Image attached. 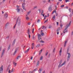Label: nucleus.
I'll use <instances>...</instances> for the list:
<instances>
[{"label":"nucleus","instance_id":"nucleus-24","mask_svg":"<svg viewBox=\"0 0 73 73\" xmlns=\"http://www.w3.org/2000/svg\"><path fill=\"white\" fill-rule=\"evenodd\" d=\"M42 59H43V56H42L40 58V60H42Z\"/></svg>","mask_w":73,"mask_h":73},{"label":"nucleus","instance_id":"nucleus-39","mask_svg":"<svg viewBox=\"0 0 73 73\" xmlns=\"http://www.w3.org/2000/svg\"><path fill=\"white\" fill-rule=\"evenodd\" d=\"M26 19L27 20H29V17H27L26 18Z\"/></svg>","mask_w":73,"mask_h":73},{"label":"nucleus","instance_id":"nucleus-23","mask_svg":"<svg viewBox=\"0 0 73 73\" xmlns=\"http://www.w3.org/2000/svg\"><path fill=\"white\" fill-rule=\"evenodd\" d=\"M40 64V61H38L36 65V66H37L38 65V64Z\"/></svg>","mask_w":73,"mask_h":73},{"label":"nucleus","instance_id":"nucleus-31","mask_svg":"<svg viewBox=\"0 0 73 73\" xmlns=\"http://www.w3.org/2000/svg\"><path fill=\"white\" fill-rule=\"evenodd\" d=\"M9 24V23H7V24L6 25V27H7V26H8Z\"/></svg>","mask_w":73,"mask_h":73},{"label":"nucleus","instance_id":"nucleus-46","mask_svg":"<svg viewBox=\"0 0 73 73\" xmlns=\"http://www.w3.org/2000/svg\"><path fill=\"white\" fill-rule=\"evenodd\" d=\"M21 23V22L19 21L18 22V24L19 25H20V23Z\"/></svg>","mask_w":73,"mask_h":73},{"label":"nucleus","instance_id":"nucleus-37","mask_svg":"<svg viewBox=\"0 0 73 73\" xmlns=\"http://www.w3.org/2000/svg\"><path fill=\"white\" fill-rule=\"evenodd\" d=\"M48 21V19H47V20L45 21L44 23V24H45V23L46 22H47V21Z\"/></svg>","mask_w":73,"mask_h":73},{"label":"nucleus","instance_id":"nucleus-53","mask_svg":"<svg viewBox=\"0 0 73 73\" xmlns=\"http://www.w3.org/2000/svg\"><path fill=\"white\" fill-rule=\"evenodd\" d=\"M52 27V26L51 25H50L49 27V28L50 29V28H51Z\"/></svg>","mask_w":73,"mask_h":73},{"label":"nucleus","instance_id":"nucleus-20","mask_svg":"<svg viewBox=\"0 0 73 73\" xmlns=\"http://www.w3.org/2000/svg\"><path fill=\"white\" fill-rule=\"evenodd\" d=\"M40 35H41L42 36H43L44 35V33L43 32H41Z\"/></svg>","mask_w":73,"mask_h":73},{"label":"nucleus","instance_id":"nucleus-18","mask_svg":"<svg viewBox=\"0 0 73 73\" xmlns=\"http://www.w3.org/2000/svg\"><path fill=\"white\" fill-rule=\"evenodd\" d=\"M16 10L17 11V12H19L20 11V9L17 8Z\"/></svg>","mask_w":73,"mask_h":73},{"label":"nucleus","instance_id":"nucleus-58","mask_svg":"<svg viewBox=\"0 0 73 73\" xmlns=\"http://www.w3.org/2000/svg\"><path fill=\"white\" fill-rule=\"evenodd\" d=\"M34 36H35V35H33V39H35V37Z\"/></svg>","mask_w":73,"mask_h":73},{"label":"nucleus","instance_id":"nucleus-43","mask_svg":"<svg viewBox=\"0 0 73 73\" xmlns=\"http://www.w3.org/2000/svg\"><path fill=\"white\" fill-rule=\"evenodd\" d=\"M34 72H33V71H30L29 72V73H33Z\"/></svg>","mask_w":73,"mask_h":73},{"label":"nucleus","instance_id":"nucleus-8","mask_svg":"<svg viewBox=\"0 0 73 73\" xmlns=\"http://www.w3.org/2000/svg\"><path fill=\"white\" fill-rule=\"evenodd\" d=\"M19 18H18L17 19V22H16V24L14 26V29H15V27H16V24H17V23H18V21L19 20Z\"/></svg>","mask_w":73,"mask_h":73},{"label":"nucleus","instance_id":"nucleus-49","mask_svg":"<svg viewBox=\"0 0 73 73\" xmlns=\"http://www.w3.org/2000/svg\"><path fill=\"white\" fill-rule=\"evenodd\" d=\"M34 48V46H32V47H31V49H33V48Z\"/></svg>","mask_w":73,"mask_h":73},{"label":"nucleus","instance_id":"nucleus-17","mask_svg":"<svg viewBox=\"0 0 73 73\" xmlns=\"http://www.w3.org/2000/svg\"><path fill=\"white\" fill-rule=\"evenodd\" d=\"M55 18H56V16H55V15H54L52 17V19L53 20H55Z\"/></svg>","mask_w":73,"mask_h":73},{"label":"nucleus","instance_id":"nucleus-28","mask_svg":"<svg viewBox=\"0 0 73 73\" xmlns=\"http://www.w3.org/2000/svg\"><path fill=\"white\" fill-rule=\"evenodd\" d=\"M20 57H21V56H19L17 57V60H18V59H19V58H20Z\"/></svg>","mask_w":73,"mask_h":73},{"label":"nucleus","instance_id":"nucleus-47","mask_svg":"<svg viewBox=\"0 0 73 73\" xmlns=\"http://www.w3.org/2000/svg\"><path fill=\"white\" fill-rule=\"evenodd\" d=\"M2 48V46H1L0 47V51H1V50Z\"/></svg>","mask_w":73,"mask_h":73},{"label":"nucleus","instance_id":"nucleus-60","mask_svg":"<svg viewBox=\"0 0 73 73\" xmlns=\"http://www.w3.org/2000/svg\"><path fill=\"white\" fill-rule=\"evenodd\" d=\"M32 45L33 46H34V43H33L32 44Z\"/></svg>","mask_w":73,"mask_h":73},{"label":"nucleus","instance_id":"nucleus-26","mask_svg":"<svg viewBox=\"0 0 73 73\" xmlns=\"http://www.w3.org/2000/svg\"><path fill=\"white\" fill-rule=\"evenodd\" d=\"M60 28L59 27V28L57 30H56V31H57V32H58V31H60Z\"/></svg>","mask_w":73,"mask_h":73},{"label":"nucleus","instance_id":"nucleus-1","mask_svg":"<svg viewBox=\"0 0 73 73\" xmlns=\"http://www.w3.org/2000/svg\"><path fill=\"white\" fill-rule=\"evenodd\" d=\"M71 23H72V21H70V23H69V24H67L65 27L66 28L64 30V31L63 32V33H64V34H65V32H68V31L66 30V31L64 32V31H66V29H68V27H69V26H70V24H71Z\"/></svg>","mask_w":73,"mask_h":73},{"label":"nucleus","instance_id":"nucleus-35","mask_svg":"<svg viewBox=\"0 0 73 73\" xmlns=\"http://www.w3.org/2000/svg\"><path fill=\"white\" fill-rule=\"evenodd\" d=\"M54 12H55V13H56V11H55L54 10V11L52 13V14H53V13H54Z\"/></svg>","mask_w":73,"mask_h":73},{"label":"nucleus","instance_id":"nucleus-19","mask_svg":"<svg viewBox=\"0 0 73 73\" xmlns=\"http://www.w3.org/2000/svg\"><path fill=\"white\" fill-rule=\"evenodd\" d=\"M40 44H38L36 46V48H38L39 47H40Z\"/></svg>","mask_w":73,"mask_h":73},{"label":"nucleus","instance_id":"nucleus-40","mask_svg":"<svg viewBox=\"0 0 73 73\" xmlns=\"http://www.w3.org/2000/svg\"><path fill=\"white\" fill-rule=\"evenodd\" d=\"M40 42H42V43H44V41L41 40V41H40Z\"/></svg>","mask_w":73,"mask_h":73},{"label":"nucleus","instance_id":"nucleus-34","mask_svg":"<svg viewBox=\"0 0 73 73\" xmlns=\"http://www.w3.org/2000/svg\"><path fill=\"white\" fill-rule=\"evenodd\" d=\"M48 53L49 52H47L46 53V56L48 54Z\"/></svg>","mask_w":73,"mask_h":73},{"label":"nucleus","instance_id":"nucleus-5","mask_svg":"<svg viewBox=\"0 0 73 73\" xmlns=\"http://www.w3.org/2000/svg\"><path fill=\"white\" fill-rule=\"evenodd\" d=\"M25 3H23L22 4V7L23 9H24V10H25V11H26V10H25V7L24 6H25V5H25Z\"/></svg>","mask_w":73,"mask_h":73},{"label":"nucleus","instance_id":"nucleus-62","mask_svg":"<svg viewBox=\"0 0 73 73\" xmlns=\"http://www.w3.org/2000/svg\"><path fill=\"white\" fill-rule=\"evenodd\" d=\"M59 4H60V3H59V2H58L57 3V5H58Z\"/></svg>","mask_w":73,"mask_h":73},{"label":"nucleus","instance_id":"nucleus-9","mask_svg":"<svg viewBox=\"0 0 73 73\" xmlns=\"http://www.w3.org/2000/svg\"><path fill=\"white\" fill-rule=\"evenodd\" d=\"M4 52H5V50H3V52H2V54L1 55V58L3 57V55H4Z\"/></svg>","mask_w":73,"mask_h":73},{"label":"nucleus","instance_id":"nucleus-10","mask_svg":"<svg viewBox=\"0 0 73 73\" xmlns=\"http://www.w3.org/2000/svg\"><path fill=\"white\" fill-rule=\"evenodd\" d=\"M31 48H29L28 49H27V50L25 51L24 52L25 53H27L28 52H29V50H30V49Z\"/></svg>","mask_w":73,"mask_h":73},{"label":"nucleus","instance_id":"nucleus-55","mask_svg":"<svg viewBox=\"0 0 73 73\" xmlns=\"http://www.w3.org/2000/svg\"><path fill=\"white\" fill-rule=\"evenodd\" d=\"M57 25H58L59 23L58 22H56Z\"/></svg>","mask_w":73,"mask_h":73},{"label":"nucleus","instance_id":"nucleus-30","mask_svg":"<svg viewBox=\"0 0 73 73\" xmlns=\"http://www.w3.org/2000/svg\"><path fill=\"white\" fill-rule=\"evenodd\" d=\"M39 11V12L40 13L41 12V9H38Z\"/></svg>","mask_w":73,"mask_h":73},{"label":"nucleus","instance_id":"nucleus-21","mask_svg":"<svg viewBox=\"0 0 73 73\" xmlns=\"http://www.w3.org/2000/svg\"><path fill=\"white\" fill-rule=\"evenodd\" d=\"M13 64L14 65V66H16L17 65V63L14 62H13Z\"/></svg>","mask_w":73,"mask_h":73},{"label":"nucleus","instance_id":"nucleus-27","mask_svg":"<svg viewBox=\"0 0 73 73\" xmlns=\"http://www.w3.org/2000/svg\"><path fill=\"white\" fill-rule=\"evenodd\" d=\"M42 50L41 49V50L39 52V54H40L41 52H42Z\"/></svg>","mask_w":73,"mask_h":73},{"label":"nucleus","instance_id":"nucleus-12","mask_svg":"<svg viewBox=\"0 0 73 73\" xmlns=\"http://www.w3.org/2000/svg\"><path fill=\"white\" fill-rule=\"evenodd\" d=\"M18 50V49L17 48L15 49V50L14 52L13 53V55H15V54H16V52H17V51Z\"/></svg>","mask_w":73,"mask_h":73},{"label":"nucleus","instance_id":"nucleus-54","mask_svg":"<svg viewBox=\"0 0 73 73\" xmlns=\"http://www.w3.org/2000/svg\"><path fill=\"white\" fill-rule=\"evenodd\" d=\"M29 38H31V35L29 34Z\"/></svg>","mask_w":73,"mask_h":73},{"label":"nucleus","instance_id":"nucleus-22","mask_svg":"<svg viewBox=\"0 0 73 73\" xmlns=\"http://www.w3.org/2000/svg\"><path fill=\"white\" fill-rule=\"evenodd\" d=\"M15 70V69L13 68L11 70V72H12L13 73L15 71H14Z\"/></svg>","mask_w":73,"mask_h":73},{"label":"nucleus","instance_id":"nucleus-16","mask_svg":"<svg viewBox=\"0 0 73 73\" xmlns=\"http://www.w3.org/2000/svg\"><path fill=\"white\" fill-rule=\"evenodd\" d=\"M27 33L28 35H29L30 34V31L29 29H28L27 30Z\"/></svg>","mask_w":73,"mask_h":73},{"label":"nucleus","instance_id":"nucleus-48","mask_svg":"<svg viewBox=\"0 0 73 73\" xmlns=\"http://www.w3.org/2000/svg\"><path fill=\"white\" fill-rule=\"evenodd\" d=\"M11 70H9V73H12V72H11Z\"/></svg>","mask_w":73,"mask_h":73},{"label":"nucleus","instance_id":"nucleus-13","mask_svg":"<svg viewBox=\"0 0 73 73\" xmlns=\"http://www.w3.org/2000/svg\"><path fill=\"white\" fill-rule=\"evenodd\" d=\"M67 41H65L64 42V47H65L66 45V43H67Z\"/></svg>","mask_w":73,"mask_h":73},{"label":"nucleus","instance_id":"nucleus-42","mask_svg":"<svg viewBox=\"0 0 73 73\" xmlns=\"http://www.w3.org/2000/svg\"><path fill=\"white\" fill-rule=\"evenodd\" d=\"M71 10H72V9H69V11L70 12H72V11H71Z\"/></svg>","mask_w":73,"mask_h":73},{"label":"nucleus","instance_id":"nucleus-14","mask_svg":"<svg viewBox=\"0 0 73 73\" xmlns=\"http://www.w3.org/2000/svg\"><path fill=\"white\" fill-rule=\"evenodd\" d=\"M41 36V35H40V34H38V38L39 40H40V38Z\"/></svg>","mask_w":73,"mask_h":73},{"label":"nucleus","instance_id":"nucleus-63","mask_svg":"<svg viewBox=\"0 0 73 73\" xmlns=\"http://www.w3.org/2000/svg\"><path fill=\"white\" fill-rule=\"evenodd\" d=\"M69 16H70V17H72V14H70Z\"/></svg>","mask_w":73,"mask_h":73},{"label":"nucleus","instance_id":"nucleus-11","mask_svg":"<svg viewBox=\"0 0 73 73\" xmlns=\"http://www.w3.org/2000/svg\"><path fill=\"white\" fill-rule=\"evenodd\" d=\"M8 14H7V13H6L4 15V16L5 17V19H7V17H8Z\"/></svg>","mask_w":73,"mask_h":73},{"label":"nucleus","instance_id":"nucleus-25","mask_svg":"<svg viewBox=\"0 0 73 73\" xmlns=\"http://www.w3.org/2000/svg\"><path fill=\"white\" fill-rule=\"evenodd\" d=\"M10 47H11V44H10L9 46V47L8 48V50H9V49H10Z\"/></svg>","mask_w":73,"mask_h":73},{"label":"nucleus","instance_id":"nucleus-38","mask_svg":"<svg viewBox=\"0 0 73 73\" xmlns=\"http://www.w3.org/2000/svg\"><path fill=\"white\" fill-rule=\"evenodd\" d=\"M31 11H29V12H28L27 14L28 15H29V13H31Z\"/></svg>","mask_w":73,"mask_h":73},{"label":"nucleus","instance_id":"nucleus-32","mask_svg":"<svg viewBox=\"0 0 73 73\" xmlns=\"http://www.w3.org/2000/svg\"><path fill=\"white\" fill-rule=\"evenodd\" d=\"M34 29H33L32 30V33H34Z\"/></svg>","mask_w":73,"mask_h":73},{"label":"nucleus","instance_id":"nucleus-33","mask_svg":"<svg viewBox=\"0 0 73 73\" xmlns=\"http://www.w3.org/2000/svg\"><path fill=\"white\" fill-rule=\"evenodd\" d=\"M37 69V68L34 69V70L33 71V72H35V71H36V69Z\"/></svg>","mask_w":73,"mask_h":73},{"label":"nucleus","instance_id":"nucleus-15","mask_svg":"<svg viewBox=\"0 0 73 73\" xmlns=\"http://www.w3.org/2000/svg\"><path fill=\"white\" fill-rule=\"evenodd\" d=\"M16 41V39H14L13 42V45H15V41Z\"/></svg>","mask_w":73,"mask_h":73},{"label":"nucleus","instance_id":"nucleus-59","mask_svg":"<svg viewBox=\"0 0 73 73\" xmlns=\"http://www.w3.org/2000/svg\"><path fill=\"white\" fill-rule=\"evenodd\" d=\"M30 24H31V23H28V25H30Z\"/></svg>","mask_w":73,"mask_h":73},{"label":"nucleus","instance_id":"nucleus-51","mask_svg":"<svg viewBox=\"0 0 73 73\" xmlns=\"http://www.w3.org/2000/svg\"><path fill=\"white\" fill-rule=\"evenodd\" d=\"M37 8V6H35L34 7V8H35V9L36 8Z\"/></svg>","mask_w":73,"mask_h":73},{"label":"nucleus","instance_id":"nucleus-56","mask_svg":"<svg viewBox=\"0 0 73 73\" xmlns=\"http://www.w3.org/2000/svg\"><path fill=\"white\" fill-rule=\"evenodd\" d=\"M45 2H46V1L45 0L43 1V2L44 3H45Z\"/></svg>","mask_w":73,"mask_h":73},{"label":"nucleus","instance_id":"nucleus-7","mask_svg":"<svg viewBox=\"0 0 73 73\" xmlns=\"http://www.w3.org/2000/svg\"><path fill=\"white\" fill-rule=\"evenodd\" d=\"M71 56V55H68V56L67 57V60L68 61L70 59V57Z\"/></svg>","mask_w":73,"mask_h":73},{"label":"nucleus","instance_id":"nucleus-50","mask_svg":"<svg viewBox=\"0 0 73 73\" xmlns=\"http://www.w3.org/2000/svg\"><path fill=\"white\" fill-rule=\"evenodd\" d=\"M6 0H3V1H2V3H4V1H5Z\"/></svg>","mask_w":73,"mask_h":73},{"label":"nucleus","instance_id":"nucleus-3","mask_svg":"<svg viewBox=\"0 0 73 73\" xmlns=\"http://www.w3.org/2000/svg\"><path fill=\"white\" fill-rule=\"evenodd\" d=\"M48 9V11H50V12L52 11V5H50Z\"/></svg>","mask_w":73,"mask_h":73},{"label":"nucleus","instance_id":"nucleus-45","mask_svg":"<svg viewBox=\"0 0 73 73\" xmlns=\"http://www.w3.org/2000/svg\"><path fill=\"white\" fill-rule=\"evenodd\" d=\"M17 8L18 9L19 8H20V7L17 5Z\"/></svg>","mask_w":73,"mask_h":73},{"label":"nucleus","instance_id":"nucleus-6","mask_svg":"<svg viewBox=\"0 0 73 73\" xmlns=\"http://www.w3.org/2000/svg\"><path fill=\"white\" fill-rule=\"evenodd\" d=\"M69 49H70V48L68 47L67 49V54H68V55H70V53H69Z\"/></svg>","mask_w":73,"mask_h":73},{"label":"nucleus","instance_id":"nucleus-61","mask_svg":"<svg viewBox=\"0 0 73 73\" xmlns=\"http://www.w3.org/2000/svg\"><path fill=\"white\" fill-rule=\"evenodd\" d=\"M61 7H64V5H62L61 6Z\"/></svg>","mask_w":73,"mask_h":73},{"label":"nucleus","instance_id":"nucleus-52","mask_svg":"<svg viewBox=\"0 0 73 73\" xmlns=\"http://www.w3.org/2000/svg\"><path fill=\"white\" fill-rule=\"evenodd\" d=\"M47 17H49V13H48V14H47Z\"/></svg>","mask_w":73,"mask_h":73},{"label":"nucleus","instance_id":"nucleus-4","mask_svg":"<svg viewBox=\"0 0 73 73\" xmlns=\"http://www.w3.org/2000/svg\"><path fill=\"white\" fill-rule=\"evenodd\" d=\"M3 66H2L0 68V73H3Z\"/></svg>","mask_w":73,"mask_h":73},{"label":"nucleus","instance_id":"nucleus-57","mask_svg":"<svg viewBox=\"0 0 73 73\" xmlns=\"http://www.w3.org/2000/svg\"><path fill=\"white\" fill-rule=\"evenodd\" d=\"M56 16H58V13H56Z\"/></svg>","mask_w":73,"mask_h":73},{"label":"nucleus","instance_id":"nucleus-41","mask_svg":"<svg viewBox=\"0 0 73 73\" xmlns=\"http://www.w3.org/2000/svg\"><path fill=\"white\" fill-rule=\"evenodd\" d=\"M40 21H41L40 20L38 19V20L37 23H38V22H40Z\"/></svg>","mask_w":73,"mask_h":73},{"label":"nucleus","instance_id":"nucleus-44","mask_svg":"<svg viewBox=\"0 0 73 73\" xmlns=\"http://www.w3.org/2000/svg\"><path fill=\"white\" fill-rule=\"evenodd\" d=\"M50 54H49L48 56V57L49 58L50 57Z\"/></svg>","mask_w":73,"mask_h":73},{"label":"nucleus","instance_id":"nucleus-64","mask_svg":"<svg viewBox=\"0 0 73 73\" xmlns=\"http://www.w3.org/2000/svg\"><path fill=\"white\" fill-rule=\"evenodd\" d=\"M72 35H73V31L72 33Z\"/></svg>","mask_w":73,"mask_h":73},{"label":"nucleus","instance_id":"nucleus-2","mask_svg":"<svg viewBox=\"0 0 73 73\" xmlns=\"http://www.w3.org/2000/svg\"><path fill=\"white\" fill-rule=\"evenodd\" d=\"M62 60H61L60 61V64L58 66V68H60V67H61L63 65H65V64L66 63V61H64V62L61 65V64H62Z\"/></svg>","mask_w":73,"mask_h":73},{"label":"nucleus","instance_id":"nucleus-29","mask_svg":"<svg viewBox=\"0 0 73 73\" xmlns=\"http://www.w3.org/2000/svg\"><path fill=\"white\" fill-rule=\"evenodd\" d=\"M41 68H40V69H39V70H38V71L39 72H41L42 70H41Z\"/></svg>","mask_w":73,"mask_h":73},{"label":"nucleus","instance_id":"nucleus-36","mask_svg":"<svg viewBox=\"0 0 73 73\" xmlns=\"http://www.w3.org/2000/svg\"><path fill=\"white\" fill-rule=\"evenodd\" d=\"M61 52H62V48H61L60 49V51L59 53H61Z\"/></svg>","mask_w":73,"mask_h":73}]
</instances>
